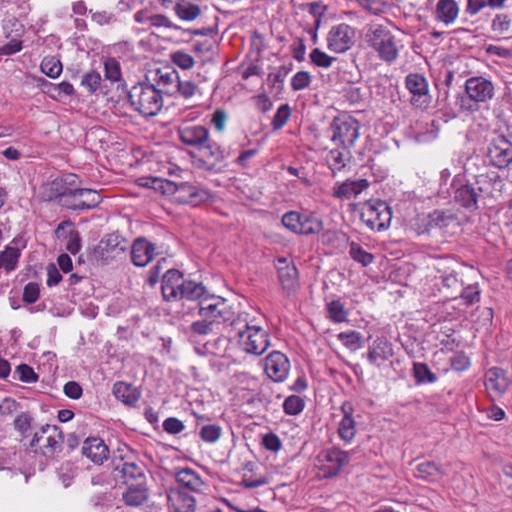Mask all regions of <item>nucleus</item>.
Wrapping results in <instances>:
<instances>
[{
    "label": "nucleus",
    "mask_w": 512,
    "mask_h": 512,
    "mask_svg": "<svg viewBox=\"0 0 512 512\" xmlns=\"http://www.w3.org/2000/svg\"><path fill=\"white\" fill-rule=\"evenodd\" d=\"M359 129L360 124L355 118L349 115L338 116L330 125L331 141L349 150L359 138Z\"/></svg>",
    "instance_id": "nucleus-8"
},
{
    "label": "nucleus",
    "mask_w": 512,
    "mask_h": 512,
    "mask_svg": "<svg viewBox=\"0 0 512 512\" xmlns=\"http://www.w3.org/2000/svg\"><path fill=\"white\" fill-rule=\"evenodd\" d=\"M14 375L17 376L18 380L25 383H34L38 380V375L27 364L18 365L16 367Z\"/></svg>",
    "instance_id": "nucleus-54"
},
{
    "label": "nucleus",
    "mask_w": 512,
    "mask_h": 512,
    "mask_svg": "<svg viewBox=\"0 0 512 512\" xmlns=\"http://www.w3.org/2000/svg\"><path fill=\"white\" fill-rule=\"evenodd\" d=\"M282 224L291 232L302 235L318 234L323 222L313 215L290 211L282 216Z\"/></svg>",
    "instance_id": "nucleus-10"
},
{
    "label": "nucleus",
    "mask_w": 512,
    "mask_h": 512,
    "mask_svg": "<svg viewBox=\"0 0 512 512\" xmlns=\"http://www.w3.org/2000/svg\"><path fill=\"white\" fill-rule=\"evenodd\" d=\"M156 76V83L160 87L158 90H161L162 94H171L172 91L170 87H175L179 79L177 72L175 70L163 72L162 70L158 69L156 71Z\"/></svg>",
    "instance_id": "nucleus-41"
},
{
    "label": "nucleus",
    "mask_w": 512,
    "mask_h": 512,
    "mask_svg": "<svg viewBox=\"0 0 512 512\" xmlns=\"http://www.w3.org/2000/svg\"><path fill=\"white\" fill-rule=\"evenodd\" d=\"M156 255L155 246L144 237L134 240L131 246V259L135 266H147Z\"/></svg>",
    "instance_id": "nucleus-24"
},
{
    "label": "nucleus",
    "mask_w": 512,
    "mask_h": 512,
    "mask_svg": "<svg viewBox=\"0 0 512 512\" xmlns=\"http://www.w3.org/2000/svg\"><path fill=\"white\" fill-rule=\"evenodd\" d=\"M441 279L443 288L449 294L460 291L463 286V282L458 279L457 274L454 272L442 276Z\"/></svg>",
    "instance_id": "nucleus-56"
},
{
    "label": "nucleus",
    "mask_w": 512,
    "mask_h": 512,
    "mask_svg": "<svg viewBox=\"0 0 512 512\" xmlns=\"http://www.w3.org/2000/svg\"><path fill=\"white\" fill-rule=\"evenodd\" d=\"M72 222L64 221L61 222L55 230V235L58 239L64 238L67 239L66 248L72 253L76 254L79 252L81 244H80V236L77 230L71 228Z\"/></svg>",
    "instance_id": "nucleus-30"
},
{
    "label": "nucleus",
    "mask_w": 512,
    "mask_h": 512,
    "mask_svg": "<svg viewBox=\"0 0 512 512\" xmlns=\"http://www.w3.org/2000/svg\"><path fill=\"white\" fill-rule=\"evenodd\" d=\"M101 84V76L95 71L86 73L81 81V85L86 88L89 92H95L98 90Z\"/></svg>",
    "instance_id": "nucleus-59"
},
{
    "label": "nucleus",
    "mask_w": 512,
    "mask_h": 512,
    "mask_svg": "<svg viewBox=\"0 0 512 512\" xmlns=\"http://www.w3.org/2000/svg\"><path fill=\"white\" fill-rule=\"evenodd\" d=\"M105 68V76L108 80L112 82H117L121 78V70L119 63L113 59L110 58L105 61L104 63Z\"/></svg>",
    "instance_id": "nucleus-60"
},
{
    "label": "nucleus",
    "mask_w": 512,
    "mask_h": 512,
    "mask_svg": "<svg viewBox=\"0 0 512 512\" xmlns=\"http://www.w3.org/2000/svg\"><path fill=\"white\" fill-rule=\"evenodd\" d=\"M78 186L79 178L77 175L72 173L64 174L50 183L49 199H56L60 205L65 207V201L75 193Z\"/></svg>",
    "instance_id": "nucleus-16"
},
{
    "label": "nucleus",
    "mask_w": 512,
    "mask_h": 512,
    "mask_svg": "<svg viewBox=\"0 0 512 512\" xmlns=\"http://www.w3.org/2000/svg\"><path fill=\"white\" fill-rule=\"evenodd\" d=\"M460 296L467 305H472L474 303L479 302L480 289L478 287V284L468 285L464 289L461 288Z\"/></svg>",
    "instance_id": "nucleus-58"
},
{
    "label": "nucleus",
    "mask_w": 512,
    "mask_h": 512,
    "mask_svg": "<svg viewBox=\"0 0 512 512\" xmlns=\"http://www.w3.org/2000/svg\"><path fill=\"white\" fill-rule=\"evenodd\" d=\"M311 82L310 74L306 71L297 72L291 80V87L295 91L305 89Z\"/></svg>",
    "instance_id": "nucleus-63"
},
{
    "label": "nucleus",
    "mask_w": 512,
    "mask_h": 512,
    "mask_svg": "<svg viewBox=\"0 0 512 512\" xmlns=\"http://www.w3.org/2000/svg\"><path fill=\"white\" fill-rule=\"evenodd\" d=\"M304 401L296 395L288 396L283 403V409L288 415H297L302 412Z\"/></svg>",
    "instance_id": "nucleus-50"
},
{
    "label": "nucleus",
    "mask_w": 512,
    "mask_h": 512,
    "mask_svg": "<svg viewBox=\"0 0 512 512\" xmlns=\"http://www.w3.org/2000/svg\"><path fill=\"white\" fill-rule=\"evenodd\" d=\"M183 275L176 269L167 270L162 276V294L165 300H177L179 289L183 283Z\"/></svg>",
    "instance_id": "nucleus-26"
},
{
    "label": "nucleus",
    "mask_w": 512,
    "mask_h": 512,
    "mask_svg": "<svg viewBox=\"0 0 512 512\" xmlns=\"http://www.w3.org/2000/svg\"><path fill=\"white\" fill-rule=\"evenodd\" d=\"M460 7L456 0H438L434 18L446 26L453 24L459 16Z\"/></svg>",
    "instance_id": "nucleus-27"
},
{
    "label": "nucleus",
    "mask_w": 512,
    "mask_h": 512,
    "mask_svg": "<svg viewBox=\"0 0 512 512\" xmlns=\"http://www.w3.org/2000/svg\"><path fill=\"white\" fill-rule=\"evenodd\" d=\"M443 474L442 467L434 461H424L416 466V476L424 480H435Z\"/></svg>",
    "instance_id": "nucleus-39"
},
{
    "label": "nucleus",
    "mask_w": 512,
    "mask_h": 512,
    "mask_svg": "<svg viewBox=\"0 0 512 512\" xmlns=\"http://www.w3.org/2000/svg\"><path fill=\"white\" fill-rule=\"evenodd\" d=\"M128 101L145 118L156 116L164 105L162 91L149 82L133 85L128 91Z\"/></svg>",
    "instance_id": "nucleus-5"
},
{
    "label": "nucleus",
    "mask_w": 512,
    "mask_h": 512,
    "mask_svg": "<svg viewBox=\"0 0 512 512\" xmlns=\"http://www.w3.org/2000/svg\"><path fill=\"white\" fill-rule=\"evenodd\" d=\"M203 152V156L207 159L203 161V166L208 171H212L217 164L225 159L224 150L216 143L208 139L202 149H198ZM202 162V160H200Z\"/></svg>",
    "instance_id": "nucleus-31"
},
{
    "label": "nucleus",
    "mask_w": 512,
    "mask_h": 512,
    "mask_svg": "<svg viewBox=\"0 0 512 512\" xmlns=\"http://www.w3.org/2000/svg\"><path fill=\"white\" fill-rule=\"evenodd\" d=\"M177 134L184 145L196 149H202L210 138L209 130L205 126L187 122L179 125Z\"/></svg>",
    "instance_id": "nucleus-17"
},
{
    "label": "nucleus",
    "mask_w": 512,
    "mask_h": 512,
    "mask_svg": "<svg viewBox=\"0 0 512 512\" xmlns=\"http://www.w3.org/2000/svg\"><path fill=\"white\" fill-rule=\"evenodd\" d=\"M221 434V427L215 424L204 425L200 430L201 439L207 443L216 442L221 437Z\"/></svg>",
    "instance_id": "nucleus-52"
},
{
    "label": "nucleus",
    "mask_w": 512,
    "mask_h": 512,
    "mask_svg": "<svg viewBox=\"0 0 512 512\" xmlns=\"http://www.w3.org/2000/svg\"><path fill=\"white\" fill-rule=\"evenodd\" d=\"M169 512H196L197 500L190 492L171 488L167 494Z\"/></svg>",
    "instance_id": "nucleus-21"
},
{
    "label": "nucleus",
    "mask_w": 512,
    "mask_h": 512,
    "mask_svg": "<svg viewBox=\"0 0 512 512\" xmlns=\"http://www.w3.org/2000/svg\"><path fill=\"white\" fill-rule=\"evenodd\" d=\"M508 379L502 369L494 367L488 370L485 376V387L498 395L504 393L508 388Z\"/></svg>",
    "instance_id": "nucleus-32"
},
{
    "label": "nucleus",
    "mask_w": 512,
    "mask_h": 512,
    "mask_svg": "<svg viewBox=\"0 0 512 512\" xmlns=\"http://www.w3.org/2000/svg\"><path fill=\"white\" fill-rule=\"evenodd\" d=\"M365 41L386 63H392L399 57L402 44L393 31L383 24H371L365 33Z\"/></svg>",
    "instance_id": "nucleus-4"
},
{
    "label": "nucleus",
    "mask_w": 512,
    "mask_h": 512,
    "mask_svg": "<svg viewBox=\"0 0 512 512\" xmlns=\"http://www.w3.org/2000/svg\"><path fill=\"white\" fill-rule=\"evenodd\" d=\"M413 375L420 384L434 383L437 380L436 375L429 369L425 363H414Z\"/></svg>",
    "instance_id": "nucleus-47"
},
{
    "label": "nucleus",
    "mask_w": 512,
    "mask_h": 512,
    "mask_svg": "<svg viewBox=\"0 0 512 512\" xmlns=\"http://www.w3.org/2000/svg\"><path fill=\"white\" fill-rule=\"evenodd\" d=\"M290 362L285 354L271 352L265 359V372L274 382H283L289 373Z\"/></svg>",
    "instance_id": "nucleus-20"
},
{
    "label": "nucleus",
    "mask_w": 512,
    "mask_h": 512,
    "mask_svg": "<svg viewBox=\"0 0 512 512\" xmlns=\"http://www.w3.org/2000/svg\"><path fill=\"white\" fill-rule=\"evenodd\" d=\"M349 254L353 260L361 263L363 266L370 265L374 260V256L371 253L363 250V248L355 242L350 244Z\"/></svg>",
    "instance_id": "nucleus-48"
},
{
    "label": "nucleus",
    "mask_w": 512,
    "mask_h": 512,
    "mask_svg": "<svg viewBox=\"0 0 512 512\" xmlns=\"http://www.w3.org/2000/svg\"><path fill=\"white\" fill-rule=\"evenodd\" d=\"M361 221L372 231L387 229L392 220L391 207L384 201H366L360 208Z\"/></svg>",
    "instance_id": "nucleus-7"
},
{
    "label": "nucleus",
    "mask_w": 512,
    "mask_h": 512,
    "mask_svg": "<svg viewBox=\"0 0 512 512\" xmlns=\"http://www.w3.org/2000/svg\"><path fill=\"white\" fill-rule=\"evenodd\" d=\"M465 92L471 99L487 103L495 94V87L492 81L483 76H473L465 82Z\"/></svg>",
    "instance_id": "nucleus-18"
},
{
    "label": "nucleus",
    "mask_w": 512,
    "mask_h": 512,
    "mask_svg": "<svg viewBox=\"0 0 512 512\" xmlns=\"http://www.w3.org/2000/svg\"><path fill=\"white\" fill-rule=\"evenodd\" d=\"M488 158L496 168L509 167L512 163V142L503 135H497L489 144Z\"/></svg>",
    "instance_id": "nucleus-14"
},
{
    "label": "nucleus",
    "mask_w": 512,
    "mask_h": 512,
    "mask_svg": "<svg viewBox=\"0 0 512 512\" xmlns=\"http://www.w3.org/2000/svg\"><path fill=\"white\" fill-rule=\"evenodd\" d=\"M172 62L181 69L188 70L194 66V58L183 51H176L171 54Z\"/></svg>",
    "instance_id": "nucleus-57"
},
{
    "label": "nucleus",
    "mask_w": 512,
    "mask_h": 512,
    "mask_svg": "<svg viewBox=\"0 0 512 512\" xmlns=\"http://www.w3.org/2000/svg\"><path fill=\"white\" fill-rule=\"evenodd\" d=\"M453 201L468 211H476L479 202L487 197H492L494 180L487 173L474 176L463 181L459 176L452 181Z\"/></svg>",
    "instance_id": "nucleus-1"
},
{
    "label": "nucleus",
    "mask_w": 512,
    "mask_h": 512,
    "mask_svg": "<svg viewBox=\"0 0 512 512\" xmlns=\"http://www.w3.org/2000/svg\"><path fill=\"white\" fill-rule=\"evenodd\" d=\"M64 441L62 432L56 427L45 425L41 428L40 432H36L30 442V447L37 452V446L40 442L44 444L40 447L44 455L54 454L60 451L61 445Z\"/></svg>",
    "instance_id": "nucleus-11"
},
{
    "label": "nucleus",
    "mask_w": 512,
    "mask_h": 512,
    "mask_svg": "<svg viewBox=\"0 0 512 512\" xmlns=\"http://www.w3.org/2000/svg\"><path fill=\"white\" fill-rule=\"evenodd\" d=\"M341 410L343 418L339 423L338 434L345 442H351L356 434L355 421L352 417L353 407L349 402H344Z\"/></svg>",
    "instance_id": "nucleus-29"
},
{
    "label": "nucleus",
    "mask_w": 512,
    "mask_h": 512,
    "mask_svg": "<svg viewBox=\"0 0 512 512\" xmlns=\"http://www.w3.org/2000/svg\"><path fill=\"white\" fill-rule=\"evenodd\" d=\"M350 456L349 452L337 447L322 451L318 460L321 463V469L324 470V477L338 475L342 468L350 462Z\"/></svg>",
    "instance_id": "nucleus-13"
},
{
    "label": "nucleus",
    "mask_w": 512,
    "mask_h": 512,
    "mask_svg": "<svg viewBox=\"0 0 512 512\" xmlns=\"http://www.w3.org/2000/svg\"><path fill=\"white\" fill-rule=\"evenodd\" d=\"M278 280L286 296L294 295L300 288L299 274L296 266L286 258L277 261Z\"/></svg>",
    "instance_id": "nucleus-15"
},
{
    "label": "nucleus",
    "mask_w": 512,
    "mask_h": 512,
    "mask_svg": "<svg viewBox=\"0 0 512 512\" xmlns=\"http://www.w3.org/2000/svg\"><path fill=\"white\" fill-rule=\"evenodd\" d=\"M355 35V29L346 23L333 26L327 35V47L334 53H344L353 46Z\"/></svg>",
    "instance_id": "nucleus-12"
},
{
    "label": "nucleus",
    "mask_w": 512,
    "mask_h": 512,
    "mask_svg": "<svg viewBox=\"0 0 512 512\" xmlns=\"http://www.w3.org/2000/svg\"><path fill=\"white\" fill-rule=\"evenodd\" d=\"M198 306L201 318H206L215 327L228 321L232 323V321L236 319L234 318L232 307L223 297L207 294L205 298H201V302L198 303Z\"/></svg>",
    "instance_id": "nucleus-6"
},
{
    "label": "nucleus",
    "mask_w": 512,
    "mask_h": 512,
    "mask_svg": "<svg viewBox=\"0 0 512 512\" xmlns=\"http://www.w3.org/2000/svg\"><path fill=\"white\" fill-rule=\"evenodd\" d=\"M39 294H40L39 285L35 282H29L24 287L23 300H24V302H26L28 304H33L38 300Z\"/></svg>",
    "instance_id": "nucleus-64"
},
{
    "label": "nucleus",
    "mask_w": 512,
    "mask_h": 512,
    "mask_svg": "<svg viewBox=\"0 0 512 512\" xmlns=\"http://www.w3.org/2000/svg\"><path fill=\"white\" fill-rule=\"evenodd\" d=\"M141 185L152 188L165 196H174L178 202L192 205H198L210 198V193L207 190L187 182L176 183L164 178H149L145 179Z\"/></svg>",
    "instance_id": "nucleus-3"
},
{
    "label": "nucleus",
    "mask_w": 512,
    "mask_h": 512,
    "mask_svg": "<svg viewBox=\"0 0 512 512\" xmlns=\"http://www.w3.org/2000/svg\"><path fill=\"white\" fill-rule=\"evenodd\" d=\"M175 87L177 88L178 93L185 99H190L199 92L198 86L189 80L181 81L178 79Z\"/></svg>",
    "instance_id": "nucleus-61"
},
{
    "label": "nucleus",
    "mask_w": 512,
    "mask_h": 512,
    "mask_svg": "<svg viewBox=\"0 0 512 512\" xmlns=\"http://www.w3.org/2000/svg\"><path fill=\"white\" fill-rule=\"evenodd\" d=\"M82 454L93 463L101 465L109 458V448L101 438L89 437L83 443Z\"/></svg>",
    "instance_id": "nucleus-25"
},
{
    "label": "nucleus",
    "mask_w": 512,
    "mask_h": 512,
    "mask_svg": "<svg viewBox=\"0 0 512 512\" xmlns=\"http://www.w3.org/2000/svg\"><path fill=\"white\" fill-rule=\"evenodd\" d=\"M326 160L329 168L335 174L345 168L347 161L349 160V152L344 153L339 149H332L327 154Z\"/></svg>",
    "instance_id": "nucleus-43"
},
{
    "label": "nucleus",
    "mask_w": 512,
    "mask_h": 512,
    "mask_svg": "<svg viewBox=\"0 0 512 512\" xmlns=\"http://www.w3.org/2000/svg\"><path fill=\"white\" fill-rule=\"evenodd\" d=\"M41 71L50 78H57L62 73V63L55 56H47L41 62Z\"/></svg>",
    "instance_id": "nucleus-44"
},
{
    "label": "nucleus",
    "mask_w": 512,
    "mask_h": 512,
    "mask_svg": "<svg viewBox=\"0 0 512 512\" xmlns=\"http://www.w3.org/2000/svg\"><path fill=\"white\" fill-rule=\"evenodd\" d=\"M32 417L28 413H22L14 421L16 430L24 437L29 435Z\"/></svg>",
    "instance_id": "nucleus-62"
},
{
    "label": "nucleus",
    "mask_w": 512,
    "mask_h": 512,
    "mask_svg": "<svg viewBox=\"0 0 512 512\" xmlns=\"http://www.w3.org/2000/svg\"><path fill=\"white\" fill-rule=\"evenodd\" d=\"M215 327L209 320L206 318H201V320L195 321L191 324L190 330L193 335H208L214 332Z\"/></svg>",
    "instance_id": "nucleus-55"
},
{
    "label": "nucleus",
    "mask_w": 512,
    "mask_h": 512,
    "mask_svg": "<svg viewBox=\"0 0 512 512\" xmlns=\"http://www.w3.org/2000/svg\"><path fill=\"white\" fill-rule=\"evenodd\" d=\"M112 392L118 400L128 406L135 405L140 398L138 389L125 382H116Z\"/></svg>",
    "instance_id": "nucleus-34"
},
{
    "label": "nucleus",
    "mask_w": 512,
    "mask_h": 512,
    "mask_svg": "<svg viewBox=\"0 0 512 512\" xmlns=\"http://www.w3.org/2000/svg\"><path fill=\"white\" fill-rule=\"evenodd\" d=\"M121 473L126 483L130 481L145 482L144 466L135 462H125L121 467Z\"/></svg>",
    "instance_id": "nucleus-40"
},
{
    "label": "nucleus",
    "mask_w": 512,
    "mask_h": 512,
    "mask_svg": "<svg viewBox=\"0 0 512 512\" xmlns=\"http://www.w3.org/2000/svg\"><path fill=\"white\" fill-rule=\"evenodd\" d=\"M175 14L184 21H193L197 19L201 13V7L189 0H180L175 4Z\"/></svg>",
    "instance_id": "nucleus-37"
},
{
    "label": "nucleus",
    "mask_w": 512,
    "mask_h": 512,
    "mask_svg": "<svg viewBox=\"0 0 512 512\" xmlns=\"http://www.w3.org/2000/svg\"><path fill=\"white\" fill-rule=\"evenodd\" d=\"M20 256L21 251L18 247L6 246L0 254V269L4 268L7 273L14 271L17 268Z\"/></svg>",
    "instance_id": "nucleus-38"
},
{
    "label": "nucleus",
    "mask_w": 512,
    "mask_h": 512,
    "mask_svg": "<svg viewBox=\"0 0 512 512\" xmlns=\"http://www.w3.org/2000/svg\"><path fill=\"white\" fill-rule=\"evenodd\" d=\"M176 480L181 486L180 489L194 493L200 492L205 485L200 476L190 468L181 469L176 474Z\"/></svg>",
    "instance_id": "nucleus-33"
},
{
    "label": "nucleus",
    "mask_w": 512,
    "mask_h": 512,
    "mask_svg": "<svg viewBox=\"0 0 512 512\" xmlns=\"http://www.w3.org/2000/svg\"><path fill=\"white\" fill-rule=\"evenodd\" d=\"M291 115V109L288 104L281 105L272 120V126L274 130L281 129L289 120Z\"/></svg>",
    "instance_id": "nucleus-53"
},
{
    "label": "nucleus",
    "mask_w": 512,
    "mask_h": 512,
    "mask_svg": "<svg viewBox=\"0 0 512 512\" xmlns=\"http://www.w3.org/2000/svg\"><path fill=\"white\" fill-rule=\"evenodd\" d=\"M310 60L311 62L322 68H328L332 65L333 61L336 60V58L329 56L319 48H314L310 53Z\"/></svg>",
    "instance_id": "nucleus-51"
},
{
    "label": "nucleus",
    "mask_w": 512,
    "mask_h": 512,
    "mask_svg": "<svg viewBox=\"0 0 512 512\" xmlns=\"http://www.w3.org/2000/svg\"><path fill=\"white\" fill-rule=\"evenodd\" d=\"M130 244L118 232L105 235L92 251V258L96 261L108 262L124 253Z\"/></svg>",
    "instance_id": "nucleus-9"
},
{
    "label": "nucleus",
    "mask_w": 512,
    "mask_h": 512,
    "mask_svg": "<svg viewBox=\"0 0 512 512\" xmlns=\"http://www.w3.org/2000/svg\"><path fill=\"white\" fill-rule=\"evenodd\" d=\"M327 313L330 320L342 323L347 320L348 312L339 300H333L327 304Z\"/></svg>",
    "instance_id": "nucleus-46"
},
{
    "label": "nucleus",
    "mask_w": 512,
    "mask_h": 512,
    "mask_svg": "<svg viewBox=\"0 0 512 512\" xmlns=\"http://www.w3.org/2000/svg\"><path fill=\"white\" fill-rule=\"evenodd\" d=\"M231 327L235 332V337L239 348L247 354L260 356L270 345L269 334L261 326L249 319L247 313H240L232 321Z\"/></svg>",
    "instance_id": "nucleus-2"
},
{
    "label": "nucleus",
    "mask_w": 512,
    "mask_h": 512,
    "mask_svg": "<svg viewBox=\"0 0 512 512\" xmlns=\"http://www.w3.org/2000/svg\"><path fill=\"white\" fill-rule=\"evenodd\" d=\"M101 195L92 189L77 187L75 193L65 201V207L71 210H90L101 203Z\"/></svg>",
    "instance_id": "nucleus-19"
},
{
    "label": "nucleus",
    "mask_w": 512,
    "mask_h": 512,
    "mask_svg": "<svg viewBox=\"0 0 512 512\" xmlns=\"http://www.w3.org/2000/svg\"><path fill=\"white\" fill-rule=\"evenodd\" d=\"M369 185L370 183L367 179L346 180L334 187L332 195L337 199H350L357 197L366 190Z\"/></svg>",
    "instance_id": "nucleus-28"
},
{
    "label": "nucleus",
    "mask_w": 512,
    "mask_h": 512,
    "mask_svg": "<svg viewBox=\"0 0 512 512\" xmlns=\"http://www.w3.org/2000/svg\"><path fill=\"white\" fill-rule=\"evenodd\" d=\"M207 294L206 288L201 283L184 279L179 289L177 300H198L199 303L201 298H205Z\"/></svg>",
    "instance_id": "nucleus-35"
},
{
    "label": "nucleus",
    "mask_w": 512,
    "mask_h": 512,
    "mask_svg": "<svg viewBox=\"0 0 512 512\" xmlns=\"http://www.w3.org/2000/svg\"><path fill=\"white\" fill-rule=\"evenodd\" d=\"M455 215L450 211L435 210L427 215L428 228L447 227L453 220Z\"/></svg>",
    "instance_id": "nucleus-42"
},
{
    "label": "nucleus",
    "mask_w": 512,
    "mask_h": 512,
    "mask_svg": "<svg viewBox=\"0 0 512 512\" xmlns=\"http://www.w3.org/2000/svg\"><path fill=\"white\" fill-rule=\"evenodd\" d=\"M147 498L148 490L145 486V482L129 484L127 492L123 494V499L129 506H139L143 504Z\"/></svg>",
    "instance_id": "nucleus-36"
},
{
    "label": "nucleus",
    "mask_w": 512,
    "mask_h": 512,
    "mask_svg": "<svg viewBox=\"0 0 512 512\" xmlns=\"http://www.w3.org/2000/svg\"><path fill=\"white\" fill-rule=\"evenodd\" d=\"M394 355L392 343L384 337L376 338L368 348L367 359L376 367H381Z\"/></svg>",
    "instance_id": "nucleus-23"
},
{
    "label": "nucleus",
    "mask_w": 512,
    "mask_h": 512,
    "mask_svg": "<svg viewBox=\"0 0 512 512\" xmlns=\"http://www.w3.org/2000/svg\"><path fill=\"white\" fill-rule=\"evenodd\" d=\"M406 87L412 94L411 102L417 107L426 106L429 101L428 83L424 76L412 73L406 76Z\"/></svg>",
    "instance_id": "nucleus-22"
},
{
    "label": "nucleus",
    "mask_w": 512,
    "mask_h": 512,
    "mask_svg": "<svg viewBox=\"0 0 512 512\" xmlns=\"http://www.w3.org/2000/svg\"><path fill=\"white\" fill-rule=\"evenodd\" d=\"M512 19L508 14H496L491 21V31L497 35H503L510 31Z\"/></svg>",
    "instance_id": "nucleus-45"
},
{
    "label": "nucleus",
    "mask_w": 512,
    "mask_h": 512,
    "mask_svg": "<svg viewBox=\"0 0 512 512\" xmlns=\"http://www.w3.org/2000/svg\"><path fill=\"white\" fill-rule=\"evenodd\" d=\"M338 339L351 351L361 347L362 335L357 331H347L338 334Z\"/></svg>",
    "instance_id": "nucleus-49"
}]
</instances>
